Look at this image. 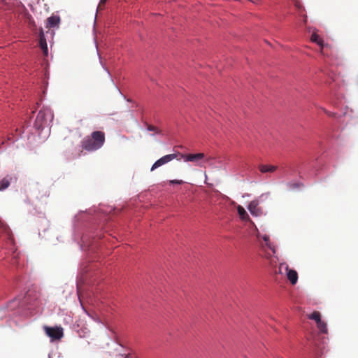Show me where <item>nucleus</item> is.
Masks as SVG:
<instances>
[{"mask_svg": "<svg viewBox=\"0 0 358 358\" xmlns=\"http://www.w3.org/2000/svg\"><path fill=\"white\" fill-rule=\"evenodd\" d=\"M60 19L58 16H51L47 20V27L52 28L57 27L59 23Z\"/></svg>", "mask_w": 358, "mask_h": 358, "instance_id": "obj_11", "label": "nucleus"}, {"mask_svg": "<svg viewBox=\"0 0 358 358\" xmlns=\"http://www.w3.org/2000/svg\"><path fill=\"white\" fill-rule=\"evenodd\" d=\"M11 178L7 176L0 180V191H3L8 188L10 185Z\"/></svg>", "mask_w": 358, "mask_h": 358, "instance_id": "obj_13", "label": "nucleus"}, {"mask_svg": "<svg viewBox=\"0 0 358 358\" xmlns=\"http://www.w3.org/2000/svg\"><path fill=\"white\" fill-rule=\"evenodd\" d=\"M264 241L266 243V245L273 252V254L275 253V246L270 242L269 237L267 235H264L262 237Z\"/></svg>", "mask_w": 358, "mask_h": 358, "instance_id": "obj_14", "label": "nucleus"}, {"mask_svg": "<svg viewBox=\"0 0 358 358\" xmlns=\"http://www.w3.org/2000/svg\"><path fill=\"white\" fill-rule=\"evenodd\" d=\"M296 6L299 9H300V8H301V5H300L299 3H296Z\"/></svg>", "mask_w": 358, "mask_h": 358, "instance_id": "obj_22", "label": "nucleus"}, {"mask_svg": "<svg viewBox=\"0 0 358 358\" xmlns=\"http://www.w3.org/2000/svg\"><path fill=\"white\" fill-rule=\"evenodd\" d=\"M317 327L322 333L327 332V324L321 320L317 323Z\"/></svg>", "mask_w": 358, "mask_h": 358, "instance_id": "obj_16", "label": "nucleus"}, {"mask_svg": "<svg viewBox=\"0 0 358 358\" xmlns=\"http://www.w3.org/2000/svg\"><path fill=\"white\" fill-rule=\"evenodd\" d=\"M310 40L313 42L316 43L321 47V52L324 54L323 51H324V48L327 47V45H325L324 43L323 40L320 37V36L318 34H317L316 33H313L311 35Z\"/></svg>", "mask_w": 358, "mask_h": 358, "instance_id": "obj_8", "label": "nucleus"}, {"mask_svg": "<svg viewBox=\"0 0 358 358\" xmlns=\"http://www.w3.org/2000/svg\"><path fill=\"white\" fill-rule=\"evenodd\" d=\"M237 211H238L240 218L242 220H250L248 214L247 213V212L245 211V210L244 209V208L243 206H238Z\"/></svg>", "mask_w": 358, "mask_h": 358, "instance_id": "obj_12", "label": "nucleus"}, {"mask_svg": "<svg viewBox=\"0 0 358 358\" xmlns=\"http://www.w3.org/2000/svg\"><path fill=\"white\" fill-rule=\"evenodd\" d=\"M44 331L52 341L59 340L64 336L63 329L61 327H50L45 326Z\"/></svg>", "mask_w": 358, "mask_h": 358, "instance_id": "obj_3", "label": "nucleus"}, {"mask_svg": "<svg viewBox=\"0 0 358 358\" xmlns=\"http://www.w3.org/2000/svg\"><path fill=\"white\" fill-rule=\"evenodd\" d=\"M169 183L171 185H182L184 183V181L182 180H171L169 181Z\"/></svg>", "mask_w": 358, "mask_h": 358, "instance_id": "obj_18", "label": "nucleus"}, {"mask_svg": "<svg viewBox=\"0 0 358 358\" xmlns=\"http://www.w3.org/2000/svg\"><path fill=\"white\" fill-rule=\"evenodd\" d=\"M259 202L257 200L252 201L248 205V210L250 213L253 215L258 216L261 215L262 211L259 208H258Z\"/></svg>", "mask_w": 358, "mask_h": 358, "instance_id": "obj_7", "label": "nucleus"}, {"mask_svg": "<svg viewBox=\"0 0 358 358\" xmlns=\"http://www.w3.org/2000/svg\"><path fill=\"white\" fill-rule=\"evenodd\" d=\"M306 20H307V17L305 15L304 19H303V22L306 23Z\"/></svg>", "mask_w": 358, "mask_h": 358, "instance_id": "obj_23", "label": "nucleus"}, {"mask_svg": "<svg viewBox=\"0 0 358 358\" xmlns=\"http://www.w3.org/2000/svg\"><path fill=\"white\" fill-rule=\"evenodd\" d=\"M278 169V166L273 165H265L260 164L259 166V170L261 173H264L267 172L273 173Z\"/></svg>", "mask_w": 358, "mask_h": 358, "instance_id": "obj_10", "label": "nucleus"}, {"mask_svg": "<svg viewBox=\"0 0 358 358\" xmlns=\"http://www.w3.org/2000/svg\"><path fill=\"white\" fill-rule=\"evenodd\" d=\"M106 1H107V0H101V2H100V3H99V7H101V4L105 3Z\"/></svg>", "mask_w": 358, "mask_h": 358, "instance_id": "obj_21", "label": "nucleus"}, {"mask_svg": "<svg viewBox=\"0 0 358 358\" xmlns=\"http://www.w3.org/2000/svg\"><path fill=\"white\" fill-rule=\"evenodd\" d=\"M287 185L289 187V188H290L292 189H296L300 187V184H299V183L289 182V183H287Z\"/></svg>", "mask_w": 358, "mask_h": 358, "instance_id": "obj_19", "label": "nucleus"}, {"mask_svg": "<svg viewBox=\"0 0 358 358\" xmlns=\"http://www.w3.org/2000/svg\"><path fill=\"white\" fill-rule=\"evenodd\" d=\"M105 142L103 132L96 131L92 132L90 137L85 138L83 141V148L88 151H94L99 149Z\"/></svg>", "mask_w": 358, "mask_h": 358, "instance_id": "obj_1", "label": "nucleus"}, {"mask_svg": "<svg viewBox=\"0 0 358 358\" xmlns=\"http://www.w3.org/2000/svg\"><path fill=\"white\" fill-rule=\"evenodd\" d=\"M285 268L286 271V275L287 279L289 280L292 285H295L298 280V273L297 272L289 268L288 265L286 264H280L279 267V272L281 273V269Z\"/></svg>", "mask_w": 358, "mask_h": 358, "instance_id": "obj_6", "label": "nucleus"}, {"mask_svg": "<svg viewBox=\"0 0 358 358\" xmlns=\"http://www.w3.org/2000/svg\"><path fill=\"white\" fill-rule=\"evenodd\" d=\"M39 45L44 55H48V45L42 30L40 32Z\"/></svg>", "mask_w": 358, "mask_h": 358, "instance_id": "obj_9", "label": "nucleus"}, {"mask_svg": "<svg viewBox=\"0 0 358 358\" xmlns=\"http://www.w3.org/2000/svg\"><path fill=\"white\" fill-rule=\"evenodd\" d=\"M178 155V153H173L162 157L152 164L150 171H154L157 168L171 162L172 160L176 159Z\"/></svg>", "mask_w": 358, "mask_h": 358, "instance_id": "obj_4", "label": "nucleus"}, {"mask_svg": "<svg viewBox=\"0 0 358 358\" xmlns=\"http://www.w3.org/2000/svg\"><path fill=\"white\" fill-rule=\"evenodd\" d=\"M124 358H129V356L128 355H126V357Z\"/></svg>", "mask_w": 358, "mask_h": 358, "instance_id": "obj_26", "label": "nucleus"}, {"mask_svg": "<svg viewBox=\"0 0 358 358\" xmlns=\"http://www.w3.org/2000/svg\"><path fill=\"white\" fill-rule=\"evenodd\" d=\"M179 155L184 159L185 162H191L195 163L196 165L201 166V160L205 159V155L203 153H196V154H181L178 152Z\"/></svg>", "mask_w": 358, "mask_h": 358, "instance_id": "obj_5", "label": "nucleus"}, {"mask_svg": "<svg viewBox=\"0 0 358 358\" xmlns=\"http://www.w3.org/2000/svg\"><path fill=\"white\" fill-rule=\"evenodd\" d=\"M308 319L315 320L317 323L321 320V315L318 311H314L308 316Z\"/></svg>", "mask_w": 358, "mask_h": 358, "instance_id": "obj_15", "label": "nucleus"}, {"mask_svg": "<svg viewBox=\"0 0 358 358\" xmlns=\"http://www.w3.org/2000/svg\"><path fill=\"white\" fill-rule=\"evenodd\" d=\"M3 225V223L0 221V227Z\"/></svg>", "mask_w": 358, "mask_h": 358, "instance_id": "obj_25", "label": "nucleus"}, {"mask_svg": "<svg viewBox=\"0 0 358 358\" xmlns=\"http://www.w3.org/2000/svg\"><path fill=\"white\" fill-rule=\"evenodd\" d=\"M321 109L324 111V113L325 114H327V115L328 116H329V117H336V113H332V112H330V111H329V110H326V109H325V108H322Z\"/></svg>", "mask_w": 358, "mask_h": 358, "instance_id": "obj_20", "label": "nucleus"}, {"mask_svg": "<svg viewBox=\"0 0 358 358\" xmlns=\"http://www.w3.org/2000/svg\"><path fill=\"white\" fill-rule=\"evenodd\" d=\"M211 159H212L211 157H208V158H206V162H208V161H210Z\"/></svg>", "mask_w": 358, "mask_h": 358, "instance_id": "obj_24", "label": "nucleus"}, {"mask_svg": "<svg viewBox=\"0 0 358 358\" xmlns=\"http://www.w3.org/2000/svg\"><path fill=\"white\" fill-rule=\"evenodd\" d=\"M52 119L53 114L51 110L48 108H43L36 116L34 127L38 130L42 129L45 126H48Z\"/></svg>", "mask_w": 358, "mask_h": 358, "instance_id": "obj_2", "label": "nucleus"}, {"mask_svg": "<svg viewBox=\"0 0 358 358\" xmlns=\"http://www.w3.org/2000/svg\"><path fill=\"white\" fill-rule=\"evenodd\" d=\"M147 129L148 131H155L157 134H159L161 132V131L157 127L152 125H148Z\"/></svg>", "mask_w": 358, "mask_h": 358, "instance_id": "obj_17", "label": "nucleus"}]
</instances>
